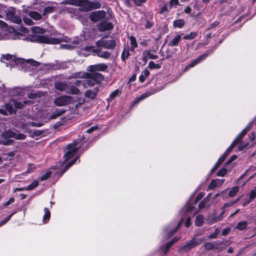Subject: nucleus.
I'll return each instance as SVG.
<instances>
[{"label": "nucleus", "instance_id": "41", "mask_svg": "<svg viewBox=\"0 0 256 256\" xmlns=\"http://www.w3.org/2000/svg\"><path fill=\"white\" fill-rule=\"evenodd\" d=\"M239 188L238 186H234L232 188L229 192L228 196L230 197L234 196L238 192Z\"/></svg>", "mask_w": 256, "mask_h": 256}, {"label": "nucleus", "instance_id": "35", "mask_svg": "<svg viewBox=\"0 0 256 256\" xmlns=\"http://www.w3.org/2000/svg\"><path fill=\"white\" fill-rule=\"evenodd\" d=\"M178 239H174L171 240L170 242H168L166 245L163 248L165 254L167 252L169 248L172 246L175 242H176L178 241Z\"/></svg>", "mask_w": 256, "mask_h": 256}, {"label": "nucleus", "instance_id": "11", "mask_svg": "<svg viewBox=\"0 0 256 256\" xmlns=\"http://www.w3.org/2000/svg\"><path fill=\"white\" fill-rule=\"evenodd\" d=\"M98 47H104L107 49L114 48L116 46V42L114 40H106L104 38L98 40L96 42Z\"/></svg>", "mask_w": 256, "mask_h": 256}, {"label": "nucleus", "instance_id": "62", "mask_svg": "<svg viewBox=\"0 0 256 256\" xmlns=\"http://www.w3.org/2000/svg\"><path fill=\"white\" fill-rule=\"evenodd\" d=\"M146 0H134V3L138 6H140L142 4L145 3Z\"/></svg>", "mask_w": 256, "mask_h": 256}, {"label": "nucleus", "instance_id": "37", "mask_svg": "<svg viewBox=\"0 0 256 256\" xmlns=\"http://www.w3.org/2000/svg\"><path fill=\"white\" fill-rule=\"evenodd\" d=\"M44 214L43 216V220L44 223L46 222L50 219V214L48 209L46 208H44Z\"/></svg>", "mask_w": 256, "mask_h": 256}, {"label": "nucleus", "instance_id": "2", "mask_svg": "<svg viewBox=\"0 0 256 256\" xmlns=\"http://www.w3.org/2000/svg\"><path fill=\"white\" fill-rule=\"evenodd\" d=\"M23 36L20 33L16 34L12 28H8V25L0 20V40L5 39H22Z\"/></svg>", "mask_w": 256, "mask_h": 256}, {"label": "nucleus", "instance_id": "4", "mask_svg": "<svg viewBox=\"0 0 256 256\" xmlns=\"http://www.w3.org/2000/svg\"><path fill=\"white\" fill-rule=\"evenodd\" d=\"M28 102L27 101L22 102L17 100H12L10 103L6 104L4 108L0 109V113L3 115H8L9 114H12L14 112L13 105H14L15 108H21L24 106V104H26Z\"/></svg>", "mask_w": 256, "mask_h": 256}, {"label": "nucleus", "instance_id": "61", "mask_svg": "<svg viewBox=\"0 0 256 256\" xmlns=\"http://www.w3.org/2000/svg\"><path fill=\"white\" fill-rule=\"evenodd\" d=\"M27 62L30 64L32 66H38L39 64V63L38 62L35 61L33 60H27Z\"/></svg>", "mask_w": 256, "mask_h": 256}, {"label": "nucleus", "instance_id": "46", "mask_svg": "<svg viewBox=\"0 0 256 256\" xmlns=\"http://www.w3.org/2000/svg\"><path fill=\"white\" fill-rule=\"evenodd\" d=\"M196 32H192L190 34L186 35L184 38L185 40H192L196 36Z\"/></svg>", "mask_w": 256, "mask_h": 256}, {"label": "nucleus", "instance_id": "5", "mask_svg": "<svg viewBox=\"0 0 256 256\" xmlns=\"http://www.w3.org/2000/svg\"><path fill=\"white\" fill-rule=\"evenodd\" d=\"M82 144L78 141H74L72 144L68 146L67 150L64 155L66 162L68 159L74 155L78 150L82 147Z\"/></svg>", "mask_w": 256, "mask_h": 256}, {"label": "nucleus", "instance_id": "59", "mask_svg": "<svg viewBox=\"0 0 256 256\" xmlns=\"http://www.w3.org/2000/svg\"><path fill=\"white\" fill-rule=\"evenodd\" d=\"M7 10H8L4 6L0 4V14L2 16V14H6Z\"/></svg>", "mask_w": 256, "mask_h": 256}, {"label": "nucleus", "instance_id": "32", "mask_svg": "<svg viewBox=\"0 0 256 256\" xmlns=\"http://www.w3.org/2000/svg\"><path fill=\"white\" fill-rule=\"evenodd\" d=\"M184 21L183 20H177L174 22L173 25L174 28H182L184 24Z\"/></svg>", "mask_w": 256, "mask_h": 256}, {"label": "nucleus", "instance_id": "50", "mask_svg": "<svg viewBox=\"0 0 256 256\" xmlns=\"http://www.w3.org/2000/svg\"><path fill=\"white\" fill-rule=\"evenodd\" d=\"M119 90H116L114 91L111 93L110 96V100H112L114 98L117 96H118L119 94Z\"/></svg>", "mask_w": 256, "mask_h": 256}, {"label": "nucleus", "instance_id": "34", "mask_svg": "<svg viewBox=\"0 0 256 256\" xmlns=\"http://www.w3.org/2000/svg\"><path fill=\"white\" fill-rule=\"evenodd\" d=\"M130 50L132 51L138 46V44L136 39L134 36H130Z\"/></svg>", "mask_w": 256, "mask_h": 256}, {"label": "nucleus", "instance_id": "26", "mask_svg": "<svg viewBox=\"0 0 256 256\" xmlns=\"http://www.w3.org/2000/svg\"><path fill=\"white\" fill-rule=\"evenodd\" d=\"M42 124H40V123H36L34 122H28L26 124H24L22 128L26 131H28V126L40 127V126H42Z\"/></svg>", "mask_w": 256, "mask_h": 256}, {"label": "nucleus", "instance_id": "57", "mask_svg": "<svg viewBox=\"0 0 256 256\" xmlns=\"http://www.w3.org/2000/svg\"><path fill=\"white\" fill-rule=\"evenodd\" d=\"M78 158H76L72 161H71L70 162L68 163L66 166H65L64 170L63 172H64L70 166H71L73 164H74L76 161L77 160Z\"/></svg>", "mask_w": 256, "mask_h": 256}, {"label": "nucleus", "instance_id": "9", "mask_svg": "<svg viewBox=\"0 0 256 256\" xmlns=\"http://www.w3.org/2000/svg\"><path fill=\"white\" fill-rule=\"evenodd\" d=\"M73 101L74 98L72 97L68 96H64L55 98L54 104L58 106H62L68 105L72 102Z\"/></svg>", "mask_w": 256, "mask_h": 256}, {"label": "nucleus", "instance_id": "33", "mask_svg": "<svg viewBox=\"0 0 256 256\" xmlns=\"http://www.w3.org/2000/svg\"><path fill=\"white\" fill-rule=\"evenodd\" d=\"M181 40V36L178 35L175 38H174L172 41H170L169 43V45L172 46H175L178 44L179 42Z\"/></svg>", "mask_w": 256, "mask_h": 256}, {"label": "nucleus", "instance_id": "29", "mask_svg": "<svg viewBox=\"0 0 256 256\" xmlns=\"http://www.w3.org/2000/svg\"><path fill=\"white\" fill-rule=\"evenodd\" d=\"M223 182V181L220 180H212L209 185V188L213 189L216 187L218 185H220Z\"/></svg>", "mask_w": 256, "mask_h": 256}, {"label": "nucleus", "instance_id": "25", "mask_svg": "<svg viewBox=\"0 0 256 256\" xmlns=\"http://www.w3.org/2000/svg\"><path fill=\"white\" fill-rule=\"evenodd\" d=\"M72 44H74V45L70 44H61L60 46V48L62 49H67V50H72L76 47V45L79 44V41L78 40H74L72 42Z\"/></svg>", "mask_w": 256, "mask_h": 256}, {"label": "nucleus", "instance_id": "63", "mask_svg": "<svg viewBox=\"0 0 256 256\" xmlns=\"http://www.w3.org/2000/svg\"><path fill=\"white\" fill-rule=\"evenodd\" d=\"M24 21L28 25L30 26V25L33 24L32 21L29 18H24Z\"/></svg>", "mask_w": 256, "mask_h": 256}, {"label": "nucleus", "instance_id": "1", "mask_svg": "<svg viewBox=\"0 0 256 256\" xmlns=\"http://www.w3.org/2000/svg\"><path fill=\"white\" fill-rule=\"evenodd\" d=\"M32 32L34 35L32 37V41L40 43L56 44H60L61 42H68V38H64L63 39L52 38L45 36L40 35L44 34L45 30L39 27H34L32 28Z\"/></svg>", "mask_w": 256, "mask_h": 256}, {"label": "nucleus", "instance_id": "56", "mask_svg": "<svg viewBox=\"0 0 256 256\" xmlns=\"http://www.w3.org/2000/svg\"><path fill=\"white\" fill-rule=\"evenodd\" d=\"M36 168V166L33 164H30L28 165V168L27 170L26 171V173L30 174Z\"/></svg>", "mask_w": 256, "mask_h": 256}, {"label": "nucleus", "instance_id": "44", "mask_svg": "<svg viewBox=\"0 0 256 256\" xmlns=\"http://www.w3.org/2000/svg\"><path fill=\"white\" fill-rule=\"evenodd\" d=\"M225 159V157L222 156L220 157L218 160L217 162L215 164L214 168H212V170L214 171L216 170L218 166L220 165V164L224 162Z\"/></svg>", "mask_w": 256, "mask_h": 256}, {"label": "nucleus", "instance_id": "47", "mask_svg": "<svg viewBox=\"0 0 256 256\" xmlns=\"http://www.w3.org/2000/svg\"><path fill=\"white\" fill-rule=\"evenodd\" d=\"M182 220H180V224H178V225L177 226V228H175L174 230H169L168 228V230H166V233L168 232V237L170 236L172 234H174L176 231L177 229L179 227L180 225V224Z\"/></svg>", "mask_w": 256, "mask_h": 256}, {"label": "nucleus", "instance_id": "58", "mask_svg": "<svg viewBox=\"0 0 256 256\" xmlns=\"http://www.w3.org/2000/svg\"><path fill=\"white\" fill-rule=\"evenodd\" d=\"M178 0H170V2L169 8H172L173 6H176L178 4Z\"/></svg>", "mask_w": 256, "mask_h": 256}, {"label": "nucleus", "instance_id": "3", "mask_svg": "<svg viewBox=\"0 0 256 256\" xmlns=\"http://www.w3.org/2000/svg\"><path fill=\"white\" fill-rule=\"evenodd\" d=\"M86 78L83 82V85L85 88L92 87L96 84L101 82L104 80V76L102 74L98 72L84 73L82 76H76V78Z\"/></svg>", "mask_w": 256, "mask_h": 256}, {"label": "nucleus", "instance_id": "13", "mask_svg": "<svg viewBox=\"0 0 256 256\" xmlns=\"http://www.w3.org/2000/svg\"><path fill=\"white\" fill-rule=\"evenodd\" d=\"M16 10L11 8L7 10L6 15L8 19L16 24H20L21 22V19L20 17L16 16Z\"/></svg>", "mask_w": 256, "mask_h": 256}, {"label": "nucleus", "instance_id": "27", "mask_svg": "<svg viewBox=\"0 0 256 256\" xmlns=\"http://www.w3.org/2000/svg\"><path fill=\"white\" fill-rule=\"evenodd\" d=\"M94 50L92 46H88L84 48V49L80 51V54L84 56H88L90 54V52H92V50Z\"/></svg>", "mask_w": 256, "mask_h": 256}, {"label": "nucleus", "instance_id": "10", "mask_svg": "<svg viewBox=\"0 0 256 256\" xmlns=\"http://www.w3.org/2000/svg\"><path fill=\"white\" fill-rule=\"evenodd\" d=\"M204 240L200 238H194L190 241L186 242L184 245L181 247V250H184L185 251H188L190 249L196 247V246L200 244Z\"/></svg>", "mask_w": 256, "mask_h": 256}, {"label": "nucleus", "instance_id": "20", "mask_svg": "<svg viewBox=\"0 0 256 256\" xmlns=\"http://www.w3.org/2000/svg\"><path fill=\"white\" fill-rule=\"evenodd\" d=\"M113 27L112 23L104 22L100 23L98 28L100 31H106L112 30Z\"/></svg>", "mask_w": 256, "mask_h": 256}, {"label": "nucleus", "instance_id": "53", "mask_svg": "<svg viewBox=\"0 0 256 256\" xmlns=\"http://www.w3.org/2000/svg\"><path fill=\"white\" fill-rule=\"evenodd\" d=\"M70 93L72 94H80V90L76 88V87H73L72 86L70 89Z\"/></svg>", "mask_w": 256, "mask_h": 256}, {"label": "nucleus", "instance_id": "14", "mask_svg": "<svg viewBox=\"0 0 256 256\" xmlns=\"http://www.w3.org/2000/svg\"><path fill=\"white\" fill-rule=\"evenodd\" d=\"M2 137L4 138H14L16 140H24L26 136L22 134L16 133L14 132L8 130L6 131L2 134Z\"/></svg>", "mask_w": 256, "mask_h": 256}, {"label": "nucleus", "instance_id": "36", "mask_svg": "<svg viewBox=\"0 0 256 256\" xmlns=\"http://www.w3.org/2000/svg\"><path fill=\"white\" fill-rule=\"evenodd\" d=\"M204 217L202 215H198L196 217L195 224L197 226H201L204 223Z\"/></svg>", "mask_w": 256, "mask_h": 256}, {"label": "nucleus", "instance_id": "17", "mask_svg": "<svg viewBox=\"0 0 256 256\" xmlns=\"http://www.w3.org/2000/svg\"><path fill=\"white\" fill-rule=\"evenodd\" d=\"M210 198L211 195L210 194H208L199 204V209L201 210L202 208H208L212 204L210 202Z\"/></svg>", "mask_w": 256, "mask_h": 256}, {"label": "nucleus", "instance_id": "22", "mask_svg": "<svg viewBox=\"0 0 256 256\" xmlns=\"http://www.w3.org/2000/svg\"><path fill=\"white\" fill-rule=\"evenodd\" d=\"M98 89L97 88L93 90H86L84 93V96L91 99H94L98 93Z\"/></svg>", "mask_w": 256, "mask_h": 256}, {"label": "nucleus", "instance_id": "7", "mask_svg": "<svg viewBox=\"0 0 256 256\" xmlns=\"http://www.w3.org/2000/svg\"><path fill=\"white\" fill-rule=\"evenodd\" d=\"M252 124L250 123L249 124L246 128L241 132L240 134H238V136L236 137V138L235 139V140L232 142V144L229 146V148L226 150L225 153L223 154L222 156L225 157V158L226 157L228 154H229V153L230 152V151L234 148L236 144L240 142L242 138V137L246 135V134L247 133V132L250 130V128Z\"/></svg>", "mask_w": 256, "mask_h": 256}, {"label": "nucleus", "instance_id": "23", "mask_svg": "<svg viewBox=\"0 0 256 256\" xmlns=\"http://www.w3.org/2000/svg\"><path fill=\"white\" fill-rule=\"evenodd\" d=\"M92 52L96 53L99 57L108 58L110 56V53L107 51H101L99 50H93Z\"/></svg>", "mask_w": 256, "mask_h": 256}, {"label": "nucleus", "instance_id": "38", "mask_svg": "<svg viewBox=\"0 0 256 256\" xmlns=\"http://www.w3.org/2000/svg\"><path fill=\"white\" fill-rule=\"evenodd\" d=\"M170 8H169V6H168V4L166 3L164 4L163 6H162L159 13L160 14H163L165 13H168L169 10Z\"/></svg>", "mask_w": 256, "mask_h": 256}, {"label": "nucleus", "instance_id": "40", "mask_svg": "<svg viewBox=\"0 0 256 256\" xmlns=\"http://www.w3.org/2000/svg\"><path fill=\"white\" fill-rule=\"evenodd\" d=\"M38 184V182L35 180L25 188V190H30L36 188Z\"/></svg>", "mask_w": 256, "mask_h": 256}, {"label": "nucleus", "instance_id": "30", "mask_svg": "<svg viewBox=\"0 0 256 256\" xmlns=\"http://www.w3.org/2000/svg\"><path fill=\"white\" fill-rule=\"evenodd\" d=\"M29 16L36 20H38L42 18L41 15L38 12L34 11L30 12Z\"/></svg>", "mask_w": 256, "mask_h": 256}, {"label": "nucleus", "instance_id": "12", "mask_svg": "<svg viewBox=\"0 0 256 256\" xmlns=\"http://www.w3.org/2000/svg\"><path fill=\"white\" fill-rule=\"evenodd\" d=\"M198 212L197 210L190 204H188L186 209V216H188L185 222V225L186 227L190 226V216H194Z\"/></svg>", "mask_w": 256, "mask_h": 256}, {"label": "nucleus", "instance_id": "43", "mask_svg": "<svg viewBox=\"0 0 256 256\" xmlns=\"http://www.w3.org/2000/svg\"><path fill=\"white\" fill-rule=\"evenodd\" d=\"M247 226V222L246 221H242L238 222L236 226V228L239 230H244Z\"/></svg>", "mask_w": 256, "mask_h": 256}, {"label": "nucleus", "instance_id": "16", "mask_svg": "<svg viewBox=\"0 0 256 256\" xmlns=\"http://www.w3.org/2000/svg\"><path fill=\"white\" fill-rule=\"evenodd\" d=\"M107 68V66L105 64H99L95 65L90 66L88 68V70L92 73L96 72V71H104Z\"/></svg>", "mask_w": 256, "mask_h": 256}, {"label": "nucleus", "instance_id": "6", "mask_svg": "<svg viewBox=\"0 0 256 256\" xmlns=\"http://www.w3.org/2000/svg\"><path fill=\"white\" fill-rule=\"evenodd\" d=\"M1 61L6 64L8 67H14L15 66L24 63V60L22 58H16L14 56L12 55L3 56Z\"/></svg>", "mask_w": 256, "mask_h": 256}, {"label": "nucleus", "instance_id": "52", "mask_svg": "<svg viewBox=\"0 0 256 256\" xmlns=\"http://www.w3.org/2000/svg\"><path fill=\"white\" fill-rule=\"evenodd\" d=\"M130 56V53L128 50H126L124 49L122 54V58L123 60L127 58L128 56Z\"/></svg>", "mask_w": 256, "mask_h": 256}, {"label": "nucleus", "instance_id": "51", "mask_svg": "<svg viewBox=\"0 0 256 256\" xmlns=\"http://www.w3.org/2000/svg\"><path fill=\"white\" fill-rule=\"evenodd\" d=\"M50 174H51L50 172H47L41 176L40 179L42 181L46 180L48 179L50 176Z\"/></svg>", "mask_w": 256, "mask_h": 256}, {"label": "nucleus", "instance_id": "21", "mask_svg": "<svg viewBox=\"0 0 256 256\" xmlns=\"http://www.w3.org/2000/svg\"><path fill=\"white\" fill-rule=\"evenodd\" d=\"M207 56V54H203L194 60H193L190 64L188 65L186 68L184 70L186 71L188 69L190 68H192L194 66H195L196 64H198L202 60H204L206 57Z\"/></svg>", "mask_w": 256, "mask_h": 256}, {"label": "nucleus", "instance_id": "49", "mask_svg": "<svg viewBox=\"0 0 256 256\" xmlns=\"http://www.w3.org/2000/svg\"><path fill=\"white\" fill-rule=\"evenodd\" d=\"M226 172L227 170L223 168L218 171L217 175L219 176H224L226 174Z\"/></svg>", "mask_w": 256, "mask_h": 256}, {"label": "nucleus", "instance_id": "24", "mask_svg": "<svg viewBox=\"0 0 256 256\" xmlns=\"http://www.w3.org/2000/svg\"><path fill=\"white\" fill-rule=\"evenodd\" d=\"M227 246L224 242H214V250L218 252H221Z\"/></svg>", "mask_w": 256, "mask_h": 256}, {"label": "nucleus", "instance_id": "60", "mask_svg": "<svg viewBox=\"0 0 256 256\" xmlns=\"http://www.w3.org/2000/svg\"><path fill=\"white\" fill-rule=\"evenodd\" d=\"M148 66L150 68H160V66L158 64H155L154 62L151 61L149 62Z\"/></svg>", "mask_w": 256, "mask_h": 256}, {"label": "nucleus", "instance_id": "64", "mask_svg": "<svg viewBox=\"0 0 256 256\" xmlns=\"http://www.w3.org/2000/svg\"><path fill=\"white\" fill-rule=\"evenodd\" d=\"M256 197V192L255 190H252L251 192L250 195V198L251 200L254 199Z\"/></svg>", "mask_w": 256, "mask_h": 256}, {"label": "nucleus", "instance_id": "48", "mask_svg": "<svg viewBox=\"0 0 256 256\" xmlns=\"http://www.w3.org/2000/svg\"><path fill=\"white\" fill-rule=\"evenodd\" d=\"M54 11V8L52 6H48L44 8V15H46L49 13H51Z\"/></svg>", "mask_w": 256, "mask_h": 256}, {"label": "nucleus", "instance_id": "54", "mask_svg": "<svg viewBox=\"0 0 256 256\" xmlns=\"http://www.w3.org/2000/svg\"><path fill=\"white\" fill-rule=\"evenodd\" d=\"M76 98L74 100L76 102H78V104H76V108H78V106L83 104L85 102L84 99L82 98Z\"/></svg>", "mask_w": 256, "mask_h": 256}, {"label": "nucleus", "instance_id": "28", "mask_svg": "<svg viewBox=\"0 0 256 256\" xmlns=\"http://www.w3.org/2000/svg\"><path fill=\"white\" fill-rule=\"evenodd\" d=\"M55 86L56 88L59 90H65L68 88V86L66 84L58 82L56 84Z\"/></svg>", "mask_w": 256, "mask_h": 256}, {"label": "nucleus", "instance_id": "19", "mask_svg": "<svg viewBox=\"0 0 256 256\" xmlns=\"http://www.w3.org/2000/svg\"><path fill=\"white\" fill-rule=\"evenodd\" d=\"M156 90H154L152 92H148L144 94H143L142 95L140 96L139 97L137 98L133 102H132V106H134L136 104H137L139 102L140 100L148 98V96H150V95L154 94L156 93Z\"/></svg>", "mask_w": 256, "mask_h": 256}, {"label": "nucleus", "instance_id": "55", "mask_svg": "<svg viewBox=\"0 0 256 256\" xmlns=\"http://www.w3.org/2000/svg\"><path fill=\"white\" fill-rule=\"evenodd\" d=\"M15 212L12 213L11 214H10L9 216H8L7 218H4V220H2V222H0V226H2L4 224H5L7 222H8L12 216L14 214Z\"/></svg>", "mask_w": 256, "mask_h": 256}, {"label": "nucleus", "instance_id": "42", "mask_svg": "<svg viewBox=\"0 0 256 256\" xmlns=\"http://www.w3.org/2000/svg\"><path fill=\"white\" fill-rule=\"evenodd\" d=\"M64 112V110H56L54 113L51 116L50 118H55L62 114Z\"/></svg>", "mask_w": 256, "mask_h": 256}, {"label": "nucleus", "instance_id": "39", "mask_svg": "<svg viewBox=\"0 0 256 256\" xmlns=\"http://www.w3.org/2000/svg\"><path fill=\"white\" fill-rule=\"evenodd\" d=\"M204 248L206 250H211L214 249V242H208L204 244Z\"/></svg>", "mask_w": 256, "mask_h": 256}, {"label": "nucleus", "instance_id": "31", "mask_svg": "<svg viewBox=\"0 0 256 256\" xmlns=\"http://www.w3.org/2000/svg\"><path fill=\"white\" fill-rule=\"evenodd\" d=\"M150 72L148 70H144L142 72L141 75L139 78L140 80L142 82H144L146 78L149 76Z\"/></svg>", "mask_w": 256, "mask_h": 256}, {"label": "nucleus", "instance_id": "18", "mask_svg": "<svg viewBox=\"0 0 256 256\" xmlns=\"http://www.w3.org/2000/svg\"><path fill=\"white\" fill-rule=\"evenodd\" d=\"M158 58V56L150 50H145L143 52L142 59L145 62H146L148 59L155 60Z\"/></svg>", "mask_w": 256, "mask_h": 256}, {"label": "nucleus", "instance_id": "45", "mask_svg": "<svg viewBox=\"0 0 256 256\" xmlns=\"http://www.w3.org/2000/svg\"><path fill=\"white\" fill-rule=\"evenodd\" d=\"M101 6V4L99 2H90V10L92 9H98L100 8Z\"/></svg>", "mask_w": 256, "mask_h": 256}, {"label": "nucleus", "instance_id": "8", "mask_svg": "<svg viewBox=\"0 0 256 256\" xmlns=\"http://www.w3.org/2000/svg\"><path fill=\"white\" fill-rule=\"evenodd\" d=\"M66 3L80 6V10L88 11L90 10V2L88 0H67Z\"/></svg>", "mask_w": 256, "mask_h": 256}, {"label": "nucleus", "instance_id": "15", "mask_svg": "<svg viewBox=\"0 0 256 256\" xmlns=\"http://www.w3.org/2000/svg\"><path fill=\"white\" fill-rule=\"evenodd\" d=\"M106 16V12L103 10H100L97 12H92L90 14V19L94 22H98Z\"/></svg>", "mask_w": 256, "mask_h": 256}]
</instances>
